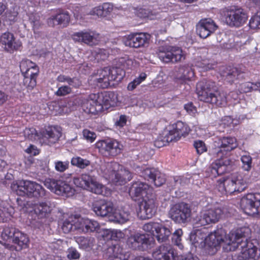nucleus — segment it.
<instances>
[{
    "label": "nucleus",
    "mask_w": 260,
    "mask_h": 260,
    "mask_svg": "<svg viewBox=\"0 0 260 260\" xmlns=\"http://www.w3.org/2000/svg\"><path fill=\"white\" fill-rule=\"evenodd\" d=\"M121 146L117 141L110 139L101 140L96 143V147L101 152L105 151L108 154L113 156L121 152Z\"/></svg>",
    "instance_id": "27"
},
{
    "label": "nucleus",
    "mask_w": 260,
    "mask_h": 260,
    "mask_svg": "<svg viewBox=\"0 0 260 260\" xmlns=\"http://www.w3.org/2000/svg\"><path fill=\"white\" fill-rule=\"evenodd\" d=\"M67 257L70 260H77L80 257L81 254L77 249L73 247H71L67 249L66 252Z\"/></svg>",
    "instance_id": "52"
},
{
    "label": "nucleus",
    "mask_w": 260,
    "mask_h": 260,
    "mask_svg": "<svg viewBox=\"0 0 260 260\" xmlns=\"http://www.w3.org/2000/svg\"><path fill=\"white\" fill-rule=\"evenodd\" d=\"M169 136L172 138L174 142L178 141L182 136L188 135L190 128L187 124L181 121H178L176 123L170 126L168 129H166Z\"/></svg>",
    "instance_id": "29"
},
{
    "label": "nucleus",
    "mask_w": 260,
    "mask_h": 260,
    "mask_svg": "<svg viewBox=\"0 0 260 260\" xmlns=\"http://www.w3.org/2000/svg\"><path fill=\"white\" fill-rule=\"evenodd\" d=\"M104 257L106 260H153L148 257L142 256L131 258L129 253H126L119 245H112L104 252Z\"/></svg>",
    "instance_id": "17"
},
{
    "label": "nucleus",
    "mask_w": 260,
    "mask_h": 260,
    "mask_svg": "<svg viewBox=\"0 0 260 260\" xmlns=\"http://www.w3.org/2000/svg\"><path fill=\"white\" fill-rule=\"evenodd\" d=\"M193 146L196 149L197 153L199 154H202L207 151V147L204 142L201 140L194 142Z\"/></svg>",
    "instance_id": "54"
},
{
    "label": "nucleus",
    "mask_w": 260,
    "mask_h": 260,
    "mask_svg": "<svg viewBox=\"0 0 260 260\" xmlns=\"http://www.w3.org/2000/svg\"><path fill=\"white\" fill-rule=\"evenodd\" d=\"M71 163L73 166H76L81 169H84L90 165L89 160L79 156L72 158Z\"/></svg>",
    "instance_id": "46"
},
{
    "label": "nucleus",
    "mask_w": 260,
    "mask_h": 260,
    "mask_svg": "<svg viewBox=\"0 0 260 260\" xmlns=\"http://www.w3.org/2000/svg\"><path fill=\"white\" fill-rule=\"evenodd\" d=\"M74 239L79 248L86 251L92 250L95 243L94 238L91 237L76 236Z\"/></svg>",
    "instance_id": "39"
},
{
    "label": "nucleus",
    "mask_w": 260,
    "mask_h": 260,
    "mask_svg": "<svg viewBox=\"0 0 260 260\" xmlns=\"http://www.w3.org/2000/svg\"><path fill=\"white\" fill-rule=\"evenodd\" d=\"M233 211L232 209L228 210L225 208L223 209L214 208L205 210L194 218V224L199 227L215 223L219 220L222 214H225L227 216H231Z\"/></svg>",
    "instance_id": "6"
},
{
    "label": "nucleus",
    "mask_w": 260,
    "mask_h": 260,
    "mask_svg": "<svg viewBox=\"0 0 260 260\" xmlns=\"http://www.w3.org/2000/svg\"><path fill=\"white\" fill-rule=\"evenodd\" d=\"M0 44L7 52L12 53L18 50L21 46V43L16 41L13 34L7 32L0 37Z\"/></svg>",
    "instance_id": "30"
},
{
    "label": "nucleus",
    "mask_w": 260,
    "mask_h": 260,
    "mask_svg": "<svg viewBox=\"0 0 260 260\" xmlns=\"http://www.w3.org/2000/svg\"><path fill=\"white\" fill-rule=\"evenodd\" d=\"M2 236L4 240L11 241L15 245L17 251L28 247L29 239L27 235L14 227L5 226L2 232Z\"/></svg>",
    "instance_id": "9"
},
{
    "label": "nucleus",
    "mask_w": 260,
    "mask_h": 260,
    "mask_svg": "<svg viewBox=\"0 0 260 260\" xmlns=\"http://www.w3.org/2000/svg\"><path fill=\"white\" fill-rule=\"evenodd\" d=\"M103 11L105 12L106 15L108 14L113 10V5L109 3H105L102 6Z\"/></svg>",
    "instance_id": "63"
},
{
    "label": "nucleus",
    "mask_w": 260,
    "mask_h": 260,
    "mask_svg": "<svg viewBox=\"0 0 260 260\" xmlns=\"http://www.w3.org/2000/svg\"><path fill=\"white\" fill-rule=\"evenodd\" d=\"M99 95L98 94H90L87 101L83 104V108L86 113L95 114L102 111V106L99 103Z\"/></svg>",
    "instance_id": "34"
},
{
    "label": "nucleus",
    "mask_w": 260,
    "mask_h": 260,
    "mask_svg": "<svg viewBox=\"0 0 260 260\" xmlns=\"http://www.w3.org/2000/svg\"><path fill=\"white\" fill-rule=\"evenodd\" d=\"M218 26L211 18L201 19L196 25L197 34L203 39H206L214 33Z\"/></svg>",
    "instance_id": "26"
},
{
    "label": "nucleus",
    "mask_w": 260,
    "mask_h": 260,
    "mask_svg": "<svg viewBox=\"0 0 260 260\" xmlns=\"http://www.w3.org/2000/svg\"><path fill=\"white\" fill-rule=\"evenodd\" d=\"M153 243V237L147 234L136 233L132 235L127 240V245L130 248L142 251L150 248Z\"/></svg>",
    "instance_id": "15"
},
{
    "label": "nucleus",
    "mask_w": 260,
    "mask_h": 260,
    "mask_svg": "<svg viewBox=\"0 0 260 260\" xmlns=\"http://www.w3.org/2000/svg\"><path fill=\"white\" fill-rule=\"evenodd\" d=\"M36 66V63L29 59L23 60L20 63V70L24 75L27 70H32Z\"/></svg>",
    "instance_id": "47"
},
{
    "label": "nucleus",
    "mask_w": 260,
    "mask_h": 260,
    "mask_svg": "<svg viewBox=\"0 0 260 260\" xmlns=\"http://www.w3.org/2000/svg\"><path fill=\"white\" fill-rule=\"evenodd\" d=\"M172 241L175 245L180 249L183 248V245L181 243L183 231L181 229H178L173 233L172 232Z\"/></svg>",
    "instance_id": "45"
},
{
    "label": "nucleus",
    "mask_w": 260,
    "mask_h": 260,
    "mask_svg": "<svg viewBox=\"0 0 260 260\" xmlns=\"http://www.w3.org/2000/svg\"><path fill=\"white\" fill-rule=\"evenodd\" d=\"M35 213L40 218L46 217L49 215L52 211L51 207L46 202H40L33 206Z\"/></svg>",
    "instance_id": "40"
},
{
    "label": "nucleus",
    "mask_w": 260,
    "mask_h": 260,
    "mask_svg": "<svg viewBox=\"0 0 260 260\" xmlns=\"http://www.w3.org/2000/svg\"><path fill=\"white\" fill-rule=\"evenodd\" d=\"M92 209L97 216L108 217L109 219L115 210L113 203L104 199L98 200L93 202Z\"/></svg>",
    "instance_id": "24"
},
{
    "label": "nucleus",
    "mask_w": 260,
    "mask_h": 260,
    "mask_svg": "<svg viewBox=\"0 0 260 260\" xmlns=\"http://www.w3.org/2000/svg\"><path fill=\"white\" fill-rule=\"evenodd\" d=\"M184 109L189 114H193L196 112V108L191 103L185 104Z\"/></svg>",
    "instance_id": "64"
},
{
    "label": "nucleus",
    "mask_w": 260,
    "mask_h": 260,
    "mask_svg": "<svg viewBox=\"0 0 260 260\" xmlns=\"http://www.w3.org/2000/svg\"><path fill=\"white\" fill-rule=\"evenodd\" d=\"M169 134V133L165 130L162 134L154 141V146L157 148H161L170 142H174L172 138H171Z\"/></svg>",
    "instance_id": "44"
},
{
    "label": "nucleus",
    "mask_w": 260,
    "mask_h": 260,
    "mask_svg": "<svg viewBox=\"0 0 260 260\" xmlns=\"http://www.w3.org/2000/svg\"><path fill=\"white\" fill-rule=\"evenodd\" d=\"M244 72L237 68L229 66L223 70L221 75L229 82L244 78Z\"/></svg>",
    "instance_id": "36"
},
{
    "label": "nucleus",
    "mask_w": 260,
    "mask_h": 260,
    "mask_svg": "<svg viewBox=\"0 0 260 260\" xmlns=\"http://www.w3.org/2000/svg\"><path fill=\"white\" fill-rule=\"evenodd\" d=\"M99 103L102 106V111L114 107L118 102L117 95L113 91L98 93Z\"/></svg>",
    "instance_id": "32"
},
{
    "label": "nucleus",
    "mask_w": 260,
    "mask_h": 260,
    "mask_svg": "<svg viewBox=\"0 0 260 260\" xmlns=\"http://www.w3.org/2000/svg\"><path fill=\"white\" fill-rule=\"evenodd\" d=\"M15 191L18 196L39 199L45 194V190L40 184L31 181L22 180L16 184Z\"/></svg>",
    "instance_id": "8"
},
{
    "label": "nucleus",
    "mask_w": 260,
    "mask_h": 260,
    "mask_svg": "<svg viewBox=\"0 0 260 260\" xmlns=\"http://www.w3.org/2000/svg\"><path fill=\"white\" fill-rule=\"evenodd\" d=\"M247 19L246 11L240 7H231L224 13L225 22L231 27H239L245 24Z\"/></svg>",
    "instance_id": "11"
},
{
    "label": "nucleus",
    "mask_w": 260,
    "mask_h": 260,
    "mask_svg": "<svg viewBox=\"0 0 260 260\" xmlns=\"http://www.w3.org/2000/svg\"><path fill=\"white\" fill-rule=\"evenodd\" d=\"M187 180L186 178L180 177L172 178V182L176 184V188L179 187V185H183V182Z\"/></svg>",
    "instance_id": "61"
},
{
    "label": "nucleus",
    "mask_w": 260,
    "mask_h": 260,
    "mask_svg": "<svg viewBox=\"0 0 260 260\" xmlns=\"http://www.w3.org/2000/svg\"><path fill=\"white\" fill-rule=\"evenodd\" d=\"M215 82L203 80L197 84L196 90L200 101L217 106H224L226 104V94L216 90Z\"/></svg>",
    "instance_id": "3"
},
{
    "label": "nucleus",
    "mask_w": 260,
    "mask_h": 260,
    "mask_svg": "<svg viewBox=\"0 0 260 260\" xmlns=\"http://www.w3.org/2000/svg\"><path fill=\"white\" fill-rule=\"evenodd\" d=\"M258 196L250 193L241 199L240 206L246 214L253 215L260 213V199Z\"/></svg>",
    "instance_id": "18"
},
{
    "label": "nucleus",
    "mask_w": 260,
    "mask_h": 260,
    "mask_svg": "<svg viewBox=\"0 0 260 260\" xmlns=\"http://www.w3.org/2000/svg\"><path fill=\"white\" fill-rule=\"evenodd\" d=\"M108 167L112 170V172L109 176L113 182L117 185L124 184L133 178L131 173L127 170L116 171V169H118L119 168V165L117 163L108 165Z\"/></svg>",
    "instance_id": "21"
},
{
    "label": "nucleus",
    "mask_w": 260,
    "mask_h": 260,
    "mask_svg": "<svg viewBox=\"0 0 260 260\" xmlns=\"http://www.w3.org/2000/svg\"><path fill=\"white\" fill-rule=\"evenodd\" d=\"M206 235L200 230H194L190 234V241L196 247L205 240Z\"/></svg>",
    "instance_id": "43"
},
{
    "label": "nucleus",
    "mask_w": 260,
    "mask_h": 260,
    "mask_svg": "<svg viewBox=\"0 0 260 260\" xmlns=\"http://www.w3.org/2000/svg\"><path fill=\"white\" fill-rule=\"evenodd\" d=\"M214 145L216 149L210 150L209 154H216L218 158L210 165L207 172L211 173L210 176L216 177L232 171L234 161L225 155L227 152L235 149L238 144L234 137H217L215 138Z\"/></svg>",
    "instance_id": "1"
},
{
    "label": "nucleus",
    "mask_w": 260,
    "mask_h": 260,
    "mask_svg": "<svg viewBox=\"0 0 260 260\" xmlns=\"http://www.w3.org/2000/svg\"><path fill=\"white\" fill-rule=\"evenodd\" d=\"M158 58L165 63H176L185 59L181 48L176 46L160 47L157 52Z\"/></svg>",
    "instance_id": "14"
},
{
    "label": "nucleus",
    "mask_w": 260,
    "mask_h": 260,
    "mask_svg": "<svg viewBox=\"0 0 260 260\" xmlns=\"http://www.w3.org/2000/svg\"><path fill=\"white\" fill-rule=\"evenodd\" d=\"M249 25L252 29H260V11L257 12L251 18Z\"/></svg>",
    "instance_id": "51"
},
{
    "label": "nucleus",
    "mask_w": 260,
    "mask_h": 260,
    "mask_svg": "<svg viewBox=\"0 0 260 260\" xmlns=\"http://www.w3.org/2000/svg\"><path fill=\"white\" fill-rule=\"evenodd\" d=\"M152 255L155 260H175L174 250L170 245H160Z\"/></svg>",
    "instance_id": "35"
},
{
    "label": "nucleus",
    "mask_w": 260,
    "mask_h": 260,
    "mask_svg": "<svg viewBox=\"0 0 260 260\" xmlns=\"http://www.w3.org/2000/svg\"><path fill=\"white\" fill-rule=\"evenodd\" d=\"M61 129L60 127L55 126L48 127L43 132V136L48 140L49 145L55 143L61 136Z\"/></svg>",
    "instance_id": "37"
},
{
    "label": "nucleus",
    "mask_w": 260,
    "mask_h": 260,
    "mask_svg": "<svg viewBox=\"0 0 260 260\" xmlns=\"http://www.w3.org/2000/svg\"><path fill=\"white\" fill-rule=\"evenodd\" d=\"M149 35L144 33L131 34L126 37V46L133 48H140L147 44Z\"/></svg>",
    "instance_id": "31"
},
{
    "label": "nucleus",
    "mask_w": 260,
    "mask_h": 260,
    "mask_svg": "<svg viewBox=\"0 0 260 260\" xmlns=\"http://www.w3.org/2000/svg\"><path fill=\"white\" fill-rule=\"evenodd\" d=\"M150 187L148 184L140 181H134L129 189V194L131 198L136 201L148 198Z\"/></svg>",
    "instance_id": "23"
},
{
    "label": "nucleus",
    "mask_w": 260,
    "mask_h": 260,
    "mask_svg": "<svg viewBox=\"0 0 260 260\" xmlns=\"http://www.w3.org/2000/svg\"><path fill=\"white\" fill-rule=\"evenodd\" d=\"M73 182L77 187L92 193L98 194L102 193L103 185L96 181L94 176L88 174H84L79 177H74Z\"/></svg>",
    "instance_id": "13"
},
{
    "label": "nucleus",
    "mask_w": 260,
    "mask_h": 260,
    "mask_svg": "<svg viewBox=\"0 0 260 260\" xmlns=\"http://www.w3.org/2000/svg\"><path fill=\"white\" fill-rule=\"evenodd\" d=\"M13 209L6 203H2L0 205V215L2 216L9 217L11 216Z\"/></svg>",
    "instance_id": "48"
},
{
    "label": "nucleus",
    "mask_w": 260,
    "mask_h": 260,
    "mask_svg": "<svg viewBox=\"0 0 260 260\" xmlns=\"http://www.w3.org/2000/svg\"><path fill=\"white\" fill-rule=\"evenodd\" d=\"M111 234V238L113 240H116L117 239H120L123 237V234L120 231L113 230L110 231L108 234Z\"/></svg>",
    "instance_id": "58"
},
{
    "label": "nucleus",
    "mask_w": 260,
    "mask_h": 260,
    "mask_svg": "<svg viewBox=\"0 0 260 260\" xmlns=\"http://www.w3.org/2000/svg\"><path fill=\"white\" fill-rule=\"evenodd\" d=\"M249 231L248 228L241 227L232 230L228 235L222 229L211 233L206 236L205 239L206 246L210 249L209 253L212 255L215 254L221 246L225 252L235 251V248L238 245L235 244L237 237H242Z\"/></svg>",
    "instance_id": "2"
},
{
    "label": "nucleus",
    "mask_w": 260,
    "mask_h": 260,
    "mask_svg": "<svg viewBox=\"0 0 260 260\" xmlns=\"http://www.w3.org/2000/svg\"><path fill=\"white\" fill-rule=\"evenodd\" d=\"M79 230L84 233L92 232L99 228V223L95 220L88 218H78Z\"/></svg>",
    "instance_id": "38"
},
{
    "label": "nucleus",
    "mask_w": 260,
    "mask_h": 260,
    "mask_svg": "<svg viewBox=\"0 0 260 260\" xmlns=\"http://www.w3.org/2000/svg\"><path fill=\"white\" fill-rule=\"evenodd\" d=\"M241 160L243 163V168L245 171H249L251 168L252 158L249 155H243Z\"/></svg>",
    "instance_id": "53"
},
{
    "label": "nucleus",
    "mask_w": 260,
    "mask_h": 260,
    "mask_svg": "<svg viewBox=\"0 0 260 260\" xmlns=\"http://www.w3.org/2000/svg\"><path fill=\"white\" fill-rule=\"evenodd\" d=\"M254 84L251 82H246L241 84V89L244 92H249L253 90Z\"/></svg>",
    "instance_id": "59"
},
{
    "label": "nucleus",
    "mask_w": 260,
    "mask_h": 260,
    "mask_svg": "<svg viewBox=\"0 0 260 260\" xmlns=\"http://www.w3.org/2000/svg\"><path fill=\"white\" fill-rule=\"evenodd\" d=\"M250 232V231H249ZM249 232L242 237H237L235 244L238 245L235 248L241 250L237 256V260H258L260 256V250L251 241H248L247 237Z\"/></svg>",
    "instance_id": "5"
},
{
    "label": "nucleus",
    "mask_w": 260,
    "mask_h": 260,
    "mask_svg": "<svg viewBox=\"0 0 260 260\" xmlns=\"http://www.w3.org/2000/svg\"><path fill=\"white\" fill-rule=\"evenodd\" d=\"M97 56L100 57L101 59L104 60L109 54V51L104 49H98L96 51Z\"/></svg>",
    "instance_id": "60"
},
{
    "label": "nucleus",
    "mask_w": 260,
    "mask_h": 260,
    "mask_svg": "<svg viewBox=\"0 0 260 260\" xmlns=\"http://www.w3.org/2000/svg\"><path fill=\"white\" fill-rule=\"evenodd\" d=\"M70 165V162L68 160L61 161L57 160L54 162L55 170L59 173H63L68 169Z\"/></svg>",
    "instance_id": "50"
},
{
    "label": "nucleus",
    "mask_w": 260,
    "mask_h": 260,
    "mask_svg": "<svg viewBox=\"0 0 260 260\" xmlns=\"http://www.w3.org/2000/svg\"><path fill=\"white\" fill-rule=\"evenodd\" d=\"M172 76L176 82L184 84L191 80L194 73L188 65H180L175 68Z\"/></svg>",
    "instance_id": "28"
},
{
    "label": "nucleus",
    "mask_w": 260,
    "mask_h": 260,
    "mask_svg": "<svg viewBox=\"0 0 260 260\" xmlns=\"http://www.w3.org/2000/svg\"><path fill=\"white\" fill-rule=\"evenodd\" d=\"M140 176L153 183L156 187L161 186L166 181L165 176L154 168H144L140 170Z\"/></svg>",
    "instance_id": "25"
},
{
    "label": "nucleus",
    "mask_w": 260,
    "mask_h": 260,
    "mask_svg": "<svg viewBox=\"0 0 260 260\" xmlns=\"http://www.w3.org/2000/svg\"><path fill=\"white\" fill-rule=\"evenodd\" d=\"M126 121L127 119L126 116L121 115L120 116L119 119L115 122V125L121 127L126 124Z\"/></svg>",
    "instance_id": "62"
},
{
    "label": "nucleus",
    "mask_w": 260,
    "mask_h": 260,
    "mask_svg": "<svg viewBox=\"0 0 260 260\" xmlns=\"http://www.w3.org/2000/svg\"><path fill=\"white\" fill-rule=\"evenodd\" d=\"M44 185L52 192L58 195L69 197L74 194L75 190L66 182L54 178H46Z\"/></svg>",
    "instance_id": "12"
},
{
    "label": "nucleus",
    "mask_w": 260,
    "mask_h": 260,
    "mask_svg": "<svg viewBox=\"0 0 260 260\" xmlns=\"http://www.w3.org/2000/svg\"><path fill=\"white\" fill-rule=\"evenodd\" d=\"M130 216V213L127 211L119 210L116 212L115 210L109 220L111 222L123 224L129 219Z\"/></svg>",
    "instance_id": "41"
},
{
    "label": "nucleus",
    "mask_w": 260,
    "mask_h": 260,
    "mask_svg": "<svg viewBox=\"0 0 260 260\" xmlns=\"http://www.w3.org/2000/svg\"><path fill=\"white\" fill-rule=\"evenodd\" d=\"M39 72V68L37 66L32 70H27L26 74L24 75L25 82L26 83L29 81L27 84L28 87L30 89L33 88L36 85V79Z\"/></svg>",
    "instance_id": "42"
},
{
    "label": "nucleus",
    "mask_w": 260,
    "mask_h": 260,
    "mask_svg": "<svg viewBox=\"0 0 260 260\" xmlns=\"http://www.w3.org/2000/svg\"><path fill=\"white\" fill-rule=\"evenodd\" d=\"M72 38L75 42L83 43L90 46L97 45L100 41V34L89 30L74 32Z\"/></svg>",
    "instance_id": "20"
},
{
    "label": "nucleus",
    "mask_w": 260,
    "mask_h": 260,
    "mask_svg": "<svg viewBox=\"0 0 260 260\" xmlns=\"http://www.w3.org/2000/svg\"><path fill=\"white\" fill-rule=\"evenodd\" d=\"M157 205L153 198H144L139 204L138 216L141 219L151 218L156 212Z\"/></svg>",
    "instance_id": "22"
},
{
    "label": "nucleus",
    "mask_w": 260,
    "mask_h": 260,
    "mask_svg": "<svg viewBox=\"0 0 260 260\" xmlns=\"http://www.w3.org/2000/svg\"><path fill=\"white\" fill-rule=\"evenodd\" d=\"M146 78V74L145 73H141L139 77L134 79L133 81L130 82L127 86V89L132 91L134 90L137 85H139Z\"/></svg>",
    "instance_id": "49"
},
{
    "label": "nucleus",
    "mask_w": 260,
    "mask_h": 260,
    "mask_svg": "<svg viewBox=\"0 0 260 260\" xmlns=\"http://www.w3.org/2000/svg\"><path fill=\"white\" fill-rule=\"evenodd\" d=\"M170 218L178 223H185L190 220L191 209L188 204L180 203L173 205L169 211Z\"/></svg>",
    "instance_id": "16"
},
{
    "label": "nucleus",
    "mask_w": 260,
    "mask_h": 260,
    "mask_svg": "<svg viewBox=\"0 0 260 260\" xmlns=\"http://www.w3.org/2000/svg\"><path fill=\"white\" fill-rule=\"evenodd\" d=\"M70 21V16L68 12H62L52 15L47 19V24L49 26H60L61 27H67Z\"/></svg>",
    "instance_id": "33"
},
{
    "label": "nucleus",
    "mask_w": 260,
    "mask_h": 260,
    "mask_svg": "<svg viewBox=\"0 0 260 260\" xmlns=\"http://www.w3.org/2000/svg\"><path fill=\"white\" fill-rule=\"evenodd\" d=\"M72 91V89L68 86H62L60 87L57 91L55 92V94L57 96H64L69 93Z\"/></svg>",
    "instance_id": "55"
},
{
    "label": "nucleus",
    "mask_w": 260,
    "mask_h": 260,
    "mask_svg": "<svg viewBox=\"0 0 260 260\" xmlns=\"http://www.w3.org/2000/svg\"><path fill=\"white\" fill-rule=\"evenodd\" d=\"M99 72V77L96 78L97 85L102 88L113 85L114 83H111L112 81H120L125 74L120 67H105Z\"/></svg>",
    "instance_id": "7"
},
{
    "label": "nucleus",
    "mask_w": 260,
    "mask_h": 260,
    "mask_svg": "<svg viewBox=\"0 0 260 260\" xmlns=\"http://www.w3.org/2000/svg\"><path fill=\"white\" fill-rule=\"evenodd\" d=\"M56 216L58 219V225L60 226L62 232L68 234L72 231L79 230L78 218L71 216L64 219L67 214L63 213L61 209H57L55 211Z\"/></svg>",
    "instance_id": "19"
},
{
    "label": "nucleus",
    "mask_w": 260,
    "mask_h": 260,
    "mask_svg": "<svg viewBox=\"0 0 260 260\" xmlns=\"http://www.w3.org/2000/svg\"><path fill=\"white\" fill-rule=\"evenodd\" d=\"M83 135L84 138L90 142H92L96 138V135L95 133L91 132L87 129L83 131Z\"/></svg>",
    "instance_id": "57"
},
{
    "label": "nucleus",
    "mask_w": 260,
    "mask_h": 260,
    "mask_svg": "<svg viewBox=\"0 0 260 260\" xmlns=\"http://www.w3.org/2000/svg\"><path fill=\"white\" fill-rule=\"evenodd\" d=\"M143 230L152 234L160 243L169 241L172 234V229L169 225L156 222H149L144 224Z\"/></svg>",
    "instance_id": "10"
},
{
    "label": "nucleus",
    "mask_w": 260,
    "mask_h": 260,
    "mask_svg": "<svg viewBox=\"0 0 260 260\" xmlns=\"http://www.w3.org/2000/svg\"><path fill=\"white\" fill-rule=\"evenodd\" d=\"M139 16L144 18H148L149 19H154L155 16H154L152 12L145 9H141L139 12Z\"/></svg>",
    "instance_id": "56"
},
{
    "label": "nucleus",
    "mask_w": 260,
    "mask_h": 260,
    "mask_svg": "<svg viewBox=\"0 0 260 260\" xmlns=\"http://www.w3.org/2000/svg\"><path fill=\"white\" fill-rule=\"evenodd\" d=\"M246 180L242 173L233 174L231 178L218 181L217 189L221 194L240 192L246 188Z\"/></svg>",
    "instance_id": "4"
}]
</instances>
